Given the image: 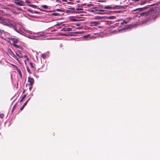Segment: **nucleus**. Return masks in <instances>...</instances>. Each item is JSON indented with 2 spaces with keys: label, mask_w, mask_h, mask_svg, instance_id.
Masks as SVG:
<instances>
[{
  "label": "nucleus",
  "mask_w": 160,
  "mask_h": 160,
  "mask_svg": "<svg viewBox=\"0 0 160 160\" xmlns=\"http://www.w3.org/2000/svg\"><path fill=\"white\" fill-rule=\"evenodd\" d=\"M99 11H101V12H103L104 11V10H99Z\"/></svg>",
  "instance_id": "72a5a7b5"
},
{
  "label": "nucleus",
  "mask_w": 160,
  "mask_h": 160,
  "mask_svg": "<svg viewBox=\"0 0 160 160\" xmlns=\"http://www.w3.org/2000/svg\"><path fill=\"white\" fill-rule=\"evenodd\" d=\"M94 10H92L91 11V12H94Z\"/></svg>",
  "instance_id": "ea45409f"
},
{
  "label": "nucleus",
  "mask_w": 160,
  "mask_h": 160,
  "mask_svg": "<svg viewBox=\"0 0 160 160\" xmlns=\"http://www.w3.org/2000/svg\"><path fill=\"white\" fill-rule=\"evenodd\" d=\"M142 9H143L142 8H137V9H135V10H134L133 11H137V10L141 11Z\"/></svg>",
  "instance_id": "f3484780"
},
{
  "label": "nucleus",
  "mask_w": 160,
  "mask_h": 160,
  "mask_svg": "<svg viewBox=\"0 0 160 160\" xmlns=\"http://www.w3.org/2000/svg\"><path fill=\"white\" fill-rule=\"evenodd\" d=\"M26 59H27V61H28V60L29 59L28 58H27Z\"/></svg>",
  "instance_id": "c9c22d12"
},
{
  "label": "nucleus",
  "mask_w": 160,
  "mask_h": 160,
  "mask_svg": "<svg viewBox=\"0 0 160 160\" xmlns=\"http://www.w3.org/2000/svg\"><path fill=\"white\" fill-rule=\"evenodd\" d=\"M41 56L43 58H45L46 57V55L45 54H42L41 55Z\"/></svg>",
  "instance_id": "dca6fc26"
},
{
  "label": "nucleus",
  "mask_w": 160,
  "mask_h": 160,
  "mask_svg": "<svg viewBox=\"0 0 160 160\" xmlns=\"http://www.w3.org/2000/svg\"><path fill=\"white\" fill-rule=\"evenodd\" d=\"M76 2H79V1H77Z\"/></svg>",
  "instance_id": "a19ab883"
},
{
  "label": "nucleus",
  "mask_w": 160,
  "mask_h": 160,
  "mask_svg": "<svg viewBox=\"0 0 160 160\" xmlns=\"http://www.w3.org/2000/svg\"><path fill=\"white\" fill-rule=\"evenodd\" d=\"M26 95H24L22 97V99L20 100V102H22L23 100L26 98Z\"/></svg>",
  "instance_id": "2eb2a0df"
},
{
  "label": "nucleus",
  "mask_w": 160,
  "mask_h": 160,
  "mask_svg": "<svg viewBox=\"0 0 160 160\" xmlns=\"http://www.w3.org/2000/svg\"><path fill=\"white\" fill-rule=\"evenodd\" d=\"M24 92H25V91H24L23 92H22V93H24Z\"/></svg>",
  "instance_id": "79ce46f5"
},
{
  "label": "nucleus",
  "mask_w": 160,
  "mask_h": 160,
  "mask_svg": "<svg viewBox=\"0 0 160 160\" xmlns=\"http://www.w3.org/2000/svg\"><path fill=\"white\" fill-rule=\"evenodd\" d=\"M62 1L63 2H67V0H62Z\"/></svg>",
  "instance_id": "f704fd0d"
},
{
  "label": "nucleus",
  "mask_w": 160,
  "mask_h": 160,
  "mask_svg": "<svg viewBox=\"0 0 160 160\" xmlns=\"http://www.w3.org/2000/svg\"><path fill=\"white\" fill-rule=\"evenodd\" d=\"M67 4H73V2H68L67 3Z\"/></svg>",
  "instance_id": "bb28decb"
},
{
  "label": "nucleus",
  "mask_w": 160,
  "mask_h": 160,
  "mask_svg": "<svg viewBox=\"0 0 160 160\" xmlns=\"http://www.w3.org/2000/svg\"><path fill=\"white\" fill-rule=\"evenodd\" d=\"M13 46H15V47L18 48L20 49H22V46L20 45H18L16 44H13Z\"/></svg>",
  "instance_id": "9d476101"
},
{
  "label": "nucleus",
  "mask_w": 160,
  "mask_h": 160,
  "mask_svg": "<svg viewBox=\"0 0 160 160\" xmlns=\"http://www.w3.org/2000/svg\"><path fill=\"white\" fill-rule=\"evenodd\" d=\"M4 114H3V113H2L0 114V118H3L4 117Z\"/></svg>",
  "instance_id": "6ab92c4d"
},
{
  "label": "nucleus",
  "mask_w": 160,
  "mask_h": 160,
  "mask_svg": "<svg viewBox=\"0 0 160 160\" xmlns=\"http://www.w3.org/2000/svg\"><path fill=\"white\" fill-rule=\"evenodd\" d=\"M32 87H30V88H29V89L30 90H31V89H32Z\"/></svg>",
  "instance_id": "e433bc0d"
},
{
  "label": "nucleus",
  "mask_w": 160,
  "mask_h": 160,
  "mask_svg": "<svg viewBox=\"0 0 160 160\" xmlns=\"http://www.w3.org/2000/svg\"><path fill=\"white\" fill-rule=\"evenodd\" d=\"M25 2L27 3H31V2L30 1H26Z\"/></svg>",
  "instance_id": "c85d7f7f"
},
{
  "label": "nucleus",
  "mask_w": 160,
  "mask_h": 160,
  "mask_svg": "<svg viewBox=\"0 0 160 160\" xmlns=\"http://www.w3.org/2000/svg\"><path fill=\"white\" fill-rule=\"evenodd\" d=\"M97 13H100L99 12Z\"/></svg>",
  "instance_id": "de8ad7c7"
},
{
  "label": "nucleus",
  "mask_w": 160,
  "mask_h": 160,
  "mask_svg": "<svg viewBox=\"0 0 160 160\" xmlns=\"http://www.w3.org/2000/svg\"><path fill=\"white\" fill-rule=\"evenodd\" d=\"M156 12V8H152L147 12H142L141 13V16H147L148 15H152L155 13Z\"/></svg>",
  "instance_id": "f257e3e1"
},
{
  "label": "nucleus",
  "mask_w": 160,
  "mask_h": 160,
  "mask_svg": "<svg viewBox=\"0 0 160 160\" xmlns=\"http://www.w3.org/2000/svg\"><path fill=\"white\" fill-rule=\"evenodd\" d=\"M31 66L32 68H35V66L34 64H33L32 63L30 62L29 63Z\"/></svg>",
  "instance_id": "ddd939ff"
},
{
  "label": "nucleus",
  "mask_w": 160,
  "mask_h": 160,
  "mask_svg": "<svg viewBox=\"0 0 160 160\" xmlns=\"http://www.w3.org/2000/svg\"><path fill=\"white\" fill-rule=\"evenodd\" d=\"M27 71H28V73H31V72H30V70L29 67H27Z\"/></svg>",
  "instance_id": "5701e85b"
},
{
  "label": "nucleus",
  "mask_w": 160,
  "mask_h": 160,
  "mask_svg": "<svg viewBox=\"0 0 160 160\" xmlns=\"http://www.w3.org/2000/svg\"><path fill=\"white\" fill-rule=\"evenodd\" d=\"M17 71L20 75L21 78H22V75L20 70V69H17Z\"/></svg>",
  "instance_id": "9b49d317"
},
{
  "label": "nucleus",
  "mask_w": 160,
  "mask_h": 160,
  "mask_svg": "<svg viewBox=\"0 0 160 160\" xmlns=\"http://www.w3.org/2000/svg\"><path fill=\"white\" fill-rule=\"evenodd\" d=\"M92 4H88V6H92Z\"/></svg>",
  "instance_id": "473e14b6"
},
{
  "label": "nucleus",
  "mask_w": 160,
  "mask_h": 160,
  "mask_svg": "<svg viewBox=\"0 0 160 160\" xmlns=\"http://www.w3.org/2000/svg\"><path fill=\"white\" fill-rule=\"evenodd\" d=\"M56 11H58V12H64V10H63L60 9H56Z\"/></svg>",
  "instance_id": "4be33fe9"
},
{
  "label": "nucleus",
  "mask_w": 160,
  "mask_h": 160,
  "mask_svg": "<svg viewBox=\"0 0 160 160\" xmlns=\"http://www.w3.org/2000/svg\"><path fill=\"white\" fill-rule=\"evenodd\" d=\"M91 23L92 26H97L98 25H99L100 23L99 22L97 21H92L91 22Z\"/></svg>",
  "instance_id": "0eeeda50"
},
{
  "label": "nucleus",
  "mask_w": 160,
  "mask_h": 160,
  "mask_svg": "<svg viewBox=\"0 0 160 160\" xmlns=\"http://www.w3.org/2000/svg\"><path fill=\"white\" fill-rule=\"evenodd\" d=\"M28 5L29 6L31 7L32 8H36V6L34 5H32V4H28Z\"/></svg>",
  "instance_id": "4468645a"
},
{
  "label": "nucleus",
  "mask_w": 160,
  "mask_h": 160,
  "mask_svg": "<svg viewBox=\"0 0 160 160\" xmlns=\"http://www.w3.org/2000/svg\"><path fill=\"white\" fill-rule=\"evenodd\" d=\"M30 99V98H28V99L27 101H28H28Z\"/></svg>",
  "instance_id": "4c0bfd02"
},
{
  "label": "nucleus",
  "mask_w": 160,
  "mask_h": 160,
  "mask_svg": "<svg viewBox=\"0 0 160 160\" xmlns=\"http://www.w3.org/2000/svg\"><path fill=\"white\" fill-rule=\"evenodd\" d=\"M24 57L26 58H28V57L27 55H25L24 56Z\"/></svg>",
  "instance_id": "c756f323"
},
{
  "label": "nucleus",
  "mask_w": 160,
  "mask_h": 160,
  "mask_svg": "<svg viewBox=\"0 0 160 160\" xmlns=\"http://www.w3.org/2000/svg\"><path fill=\"white\" fill-rule=\"evenodd\" d=\"M16 55L20 58H23V56L22 54L20 52V51H18L17 52H16Z\"/></svg>",
  "instance_id": "6e6552de"
},
{
  "label": "nucleus",
  "mask_w": 160,
  "mask_h": 160,
  "mask_svg": "<svg viewBox=\"0 0 160 160\" xmlns=\"http://www.w3.org/2000/svg\"><path fill=\"white\" fill-rule=\"evenodd\" d=\"M70 1H73V0H69Z\"/></svg>",
  "instance_id": "37998d69"
},
{
  "label": "nucleus",
  "mask_w": 160,
  "mask_h": 160,
  "mask_svg": "<svg viewBox=\"0 0 160 160\" xmlns=\"http://www.w3.org/2000/svg\"><path fill=\"white\" fill-rule=\"evenodd\" d=\"M7 52L8 54H9L11 57L14 58L15 60L18 61L19 60L13 52L12 50L10 49H8L7 50Z\"/></svg>",
  "instance_id": "f03ea898"
},
{
  "label": "nucleus",
  "mask_w": 160,
  "mask_h": 160,
  "mask_svg": "<svg viewBox=\"0 0 160 160\" xmlns=\"http://www.w3.org/2000/svg\"><path fill=\"white\" fill-rule=\"evenodd\" d=\"M15 106H16V105H15L13 106V109H12V112L13 111V110H14V108L15 107Z\"/></svg>",
  "instance_id": "7c9ffc66"
},
{
  "label": "nucleus",
  "mask_w": 160,
  "mask_h": 160,
  "mask_svg": "<svg viewBox=\"0 0 160 160\" xmlns=\"http://www.w3.org/2000/svg\"><path fill=\"white\" fill-rule=\"evenodd\" d=\"M28 102V101H26V102L23 104V105L22 106L20 109V111H22L23 109L25 106H26V105L27 104Z\"/></svg>",
  "instance_id": "1a4fd4ad"
},
{
  "label": "nucleus",
  "mask_w": 160,
  "mask_h": 160,
  "mask_svg": "<svg viewBox=\"0 0 160 160\" xmlns=\"http://www.w3.org/2000/svg\"><path fill=\"white\" fill-rule=\"evenodd\" d=\"M84 4L82 5V6H84Z\"/></svg>",
  "instance_id": "a18cd8bd"
},
{
  "label": "nucleus",
  "mask_w": 160,
  "mask_h": 160,
  "mask_svg": "<svg viewBox=\"0 0 160 160\" xmlns=\"http://www.w3.org/2000/svg\"><path fill=\"white\" fill-rule=\"evenodd\" d=\"M52 15L55 16H58L59 15V14L57 13H52Z\"/></svg>",
  "instance_id": "aec40b11"
},
{
  "label": "nucleus",
  "mask_w": 160,
  "mask_h": 160,
  "mask_svg": "<svg viewBox=\"0 0 160 160\" xmlns=\"http://www.w3.org/2000/svg\"><path fill=\"white\" fill-rule=\"evenodd\" d=\"M42 7L44 8L47 9L48 8V6L46 5H43L42 6Z\"/></svg>",
  "instance_id": "412c9836"
},
{
  "label": "nucleus",
  "mask_w": 160,
  "mask_h": 160,
  "mask_svg": "<svg viewBox=\"0 0 160 160\" xmlns=\"http://www.w3.org/2000/svg\"><path fill=\"white\" fill-rule=\"evenodd\" d=\"M82 32H76V33L78 34H80L82 33Z\"/></svg>",
  "instance_id": "a878e982"
},
{
  "label": "nucleus",
  "mask_w": 160,
  "mask_h": 160,
  "mask_svg": "<svg viewBox=\"0 0 160 160\" xmlns=\"http://www.w3.org/2000/svg\"><path fill=\"white\" fill-rule=\"evenodd\" d=\"M76 10H83V9H82V8H77L76 9Z\"/></svg>",
  "instance_id": "cd10ccee"
},
{
  "label": "nucleus",
  "mask_w": 160,
  "mask_h": 160,
  "mask_svg": "<svg viewBox=\"0 0 160 160\" xmlns=\"http://www.w3.org/2000/svg\"><path fill=\"white\" fill-rule=\"evenodd\" d=\"M117 12H121L120 11H117Z\"/></svg>",
  "instance_id": "58836bf2"
},
{
  "label": "nucleus",
  "mask_w": 160,
  "mask_h": 160,
  "mask_svg": "<svg viewBox=\"0 0 160 160\" xmlns=\"http://www.w3.org/2000/svg\"><path fill=\"white\" fill-rule=\"evenodd\" d=\"M129 20H126L121 23V24L124 25V24H126L129 22Z\"/></svg>",
  "instance_id": "f8f14e48"
},
{
  "label": "nucleus",
  "mask_w": 160,
  "mask_h": 160,
  "mask_svg": "<svg viewBox=\"0 0 160 160\" xmlns=\"http://www.w3.org/2000/svg\"><path fill=\"white\" fill-rule=\"evenodd\" d=\"M28 82L30 83L31 86H32L34 82V80L33 78L29 77H28Z\"/></svg>",
  "instance_id": "39448f33"
},
{
  "label": "nucleus",
  "mask_w": 160,
  "mask_h": 160,
  "mask_svg": "<svg viewBox=\"0 0 160 160\" xmlns=\"http://www.w3.org/2000/svg\"><path fill=\"white\" fill-rule=\"evenodd\" d=\"M3 31H4L3 30H2L0 29V35H2Z\"/></svg>",
  "instance_id": "b1692460"
},
{
  "label": "nucleus",
  "mask_w": 160,
  "mask_h": 160,
  "mask_svg": "<svg viewBox=\"0 0 160 160\" xmlns=\"http://www.w3.org/2000/svg\"><path fill=\"white\" fill-rule=\"evenodd\" d=\"M146 0H145L144 1H142V2L140 4L141 5H143V4H145V3H146Z\"/></svg>",
  "instance_id": "a211bd4d"
},
{
  "label": "nucleus",
  "mask_w": 160,
  "mask_h": 160,
  "mask_svg": "<svg viewBox=\"0 0 160 160\" xmlns=\"http://www.w3.org/2000/svg\"><path fill=\"white\" fill-rule=\"evenodd\" d=\"M152 0H148V1H152Z\"/></svg>",
  "instance_id": "c03bdc74"
},
{
  "label": "nucleus",
  "mask_w": 160,
  "mask_h": 160,
  "mask_svg": "<svg viewBox=\"0 0 160 160\" xmlns=\"http://www.w3.org/2000/svg\"><path fill=\"white\" fill-rule=\"evenodd\" d=\"M14 3L20 6H24L25 3L24 2L22 1H20L18 2H14Z\"/></svg>",
  "instance_id": "423d86ee"
},
{
  "label": "nucleus",
  "mask_w": 160,
  "mask_h": 160,
  "mask_svg": "<svg viewBox=\"0 0 160 160\" xmlns=\"http://www.w3.org/2000/svg\"><path fill=\"white\" fill-rule=\"evenodd\" d=\"M28 11V12H31V10H30V9H28V10H27Z\"/></svg>",
  "instance_id": "2f4dec72"
},
{
  "label": "nucleus",
  "mask_w": 160,
  "mask_h": 160,
  "mask_svg": "<svg viewBox=\"0 0 160 160\" xmlns=\"http://www.w3.org/2000/svg\"><path fill=\"white\" fill-rule=\"evenodd\" d=\"M122 6H121L119 5H116L114 7H110L109 6H106L104 7V8L106 9H115L116 8H117L118 9L122 8Z\"/></svg>",
  "instance_id": "7ed1b4c3"
},
{
  "label": "nucleus",
  "mask_w": 160,
  "mask_h": 160,
  "mask_svg": "<svg viewBox=\"0 0 160 160\" xmlns=\"http://www.w3.org/2000/svg\"><path fill=\"white\" fill-rule=\"evenodd\" d=\"M18 9L21 10V8H19V9Z\"/></svg>",
  "instance_id": "49530a36"
},
{
  "label": "nucleus",
  "mask_w": 160,
  "mask_h": 160,
  "mask_svg": "<svg viewBox=\"0 0 160 160\" xmlns=\"http://www.w3.org/2000/svg\"><path fill=\"white\" fill-rule=\"evenodd\" d=\"M9 39L11 40L12 42V44H15L18 42V39L13 38H9Z\"/></svg>",
  "instance_id": "20e7f679"
},
{
  "label": "nucleus",
  "mask_w": 160,
  "mask_h": 160,
  "mask_svg": "<svg viewBox=\"0 0 160 160\" xmlns=\"http://www.w3.org/2000/svg\"><path fill=\"white\" fill-rule=\"evenodd\" d=\"M71 29L70 28H67L66 30H66L67 31H71Z\"/></svg>",
  "instance_id": "393cba45"
}]
</instances>
